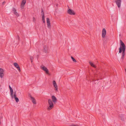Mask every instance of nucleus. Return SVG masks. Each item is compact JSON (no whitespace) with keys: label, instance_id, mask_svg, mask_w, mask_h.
Segmentation results:
<instances>
[{"label":"nucleus","instance_id":"nucleus-1","mask_svg":"<svg viewBox=\"0 0 126 126\" xmlns=\"http://www.w3.org/2000/svg\"><path fill=\"white\" fill-rule=\"evenodd\" d=\"M120 47L119 49V53H121L122 52V56L121 59L123 60L124 58L126 49V46L124 43L121 40H120Z\"/></svg>","mask_w":126,"mask_h":126},{"label":"nucleus","instance_id":"nucleus-2","mask_svg":"<svg viewBox=\"0 0 126 126\" xmlns=\"http://www.w3.org/2000/svg\"><path fill=\"white\" fill-rule=\"evenodd\" d=\"M48 103L49 106L47 108L48 110H50L54 107V105L52 101L50 99H49L48 100Z\"/></svg>","mask_w":126,"mask_h":126},{"label":"nucleus","instance_id":"nucleus-3","mask_svg":"<svg viewBox=\"0 0 126 126\" xmlns=\"http://www.w3.org/2000/svg\"><path fill=\"white\" fill-rule=\"evenodd\" d=\"M67 13L71 15H75V13L73 10L69 9L67 11Z\"/></svg>","mask_w":126,"mask_h":126},{"label":"nucleus","instance_id":"nucleus-4","mask_svg":"<svg viewBox=\"0 0 126 126\" xmlns=\"http://www.w3.org/2000/svg\"><path fill=\"white\" fill-rule=\"evenodd\" d=\"M115 2L118 7H120L121 5V0H115Z\"/></svg>","mask_w":126,"mask_h":126},{"label":"nucleus","instance_id":"nucleus-5","mask_svg":"<svg viewBox=\"0 0 126 126\" xmlns=\"http://www.w3.org/2000/svg\"><path fill=\"white\" fill-rule=\"evenodd\" d=\"M106 34V31L105 28L103 29L102 31V37L104 38L105 37Z\"/></svg>","mask_w":126,"mask_h":126},{"label":"nucleus","instance_id":"nucleus-6","mask_svg":"<svg viewBox=\"0 0 126 126\" xmlns=\"http://www.w3.org/2000/svg\"><path fill=\"white\" fill-rule=\"evenodd\" d=\"M14 66L16 67L19 71H20V68L18 64L16 63H13Z\"/></svg>","mask_w":126,"mask_h":126},{"label":"nucleus","instance_id":"nucleus-7","mask_svg":"<svg viewBox=\"0 0 126 126\" xmlns=\"http://www.w3.org/2000/svg\"><path fill=\"white\" fill-rule=\"evenodd\" d=\"M53 84L55 88V90L57 91H58V86L56 81L55 80H53Z\"/></svg>","mask_w":126,"mask_h":126},{"label":"nucleus","instance_id":"nucleus-8","mask_svg":"<svg viewBox=\"0 0 126 126\" xmlns=\"http://www.w3.org/2000/svg\"><path fill=\"white\" fill-rule=\"evenodd\" d=\"M9 87L10 92V95L11 97L13 98V91L12 88L11 87L10 85H9Z\"/></svg>","mask_w":126,"mask_h":126},{"label":"nucleus","instance_id":"nucleus-9","mask_svg":"<svg viewBox=\"0 0 126 126\" xmlns=\"http://www.w3.org/2000/svg\"><path fill=\"white\" fill-rule=\"evenodd\" d=\"M47 26L48 28H50L51 27L50 23V22L49 19L47 18Z\"/></svg>","mask_w":126,"mask_h":126},{"label":"nucleus","instance_id":"nucleus-10","mask_svg":"<svg viewBox=\"0 0 126 126\" xmlns=\"http://www.w3.org/2000/svg\"><path fill=\"white\" fill-rule=\"evenodd\" d=\"M12 10L13 11L14 14L16 16H19V14L16 12V10L15 8H13Z\"/></svg>","mask_w":126,"mask_h":126},{"label":"nucleus","instance_id":"nucleus-11","mask_svg":"<svg viewBox=\"0 0 126 126\" xmlns=\"http://www.w3.org/2000/svg\"><path fill=\"white\" fill-rule=\"evenodd\" d=\"M51 98L52 100V101L54 102V103H55L57 101V99L56 97L53 95L51 96Z\"/></svg>","mask_w":126,"mask_h":126},{"label":"nucleus","instance_id":"nucleus-12","mask_svg":"<svg viewBox=\"0 0 126 126\" xmlns=\"http://www.w3.org/2000/svg\"><path fill=\"white\" fill-rule=\"evenodd\" d=\"M26 2L25 0H23L22 1L21 6V9L23 8Z\"/></svg>","mask_w":126,"mask_h":126},{"label":"nucleus","instance_id":"nucleus-13","mask_svg":"<svg viewBox=\"0 0 126 126\" xmlns=\"http://www.w3.org/2000/svg\"><path fill=\"white\" fill-rule=\"evenodd\" d=\"M16 91L14 93V95L13 96V97H14V98L15 99L16 101V102H17L19 101V99L18 98L16 97Z\"/></svg>","mask_w":126,"mask_h":126},{"label":"nucleus","instance_id":"nucleus-14","mask_svg":"<svg viewBox=\"0 0 126 126\" xmlns=\"http://www.w3.org/2000/svg\"><path fill=\"white\" fill-rule=\"evenodd\" d=\"M93 80L92 81V83L93 84H98V79H92Z\"/></svg>","mask_w":126,"mask_h":126},{"label":"nucleus","instance_id":"nucleus-15","mask_svg":"<svg viewBox=\"0 0 126 126\" xmlns=\"http://www.w3.org/2000/svg\"><path fill=\"white\" fill-rule=\"evenodd\" d=\"M43 51L45 53H47L48 52V47L47 46H45L43 47Z\"/></svg>","mask_w":126,"mask_h":126},{"label":"nucleus","instance_id":"nucleus-16","mask_svg":"<svg viewBox=\"0 0 126 126\" xmlns=\"http://www.w3.org/2000/svg\"><path fill=\"white\" fill-rule=\"evenodd\" d=\"M30 97L31 98V100H32V102L34 104H36V103L35 99L34 98V97L32 96H31Z\"/></svg>","mask_w":126,"mask_h":126},{"label":"nucleus","instance_id":"nucleus-17","mask_svg":"<svg viewBox=\"0 0 126 126\" xmlns=\"http://www.w3.org/2000/svg\"><path fill=\"white\" fill-rule=\"evenodd\" d=\"M42 69L44 71H45L46 73L47 74L48 73V69H47V68L46 67L44 66H43L42 67Z\"/></svg>","mask_w":126,"mask_h":126},{"label":"nucleus","instance_id":"nucleus-18","mask_svg":"<svg viewBox=\"0 0 126 126\" xmlns=\"http://www.w3.org/2000/svg\"><path fill=\"white\" fill-rule=\"evenodd\" d=\"M42 20H45V16H44V13L43 12V11L42 10Z\"/></svg>","mask_w":126,"mask_h":126},{"label":"nucleus","instance_id":"nucleus-19","mask_svg":"<svg viewBox=\"0 0 126 126\" xmlns=\"http://www.w3.org/2000/svg\"><path fill=\"white\" fill-rule=\"evenodd\" d=\"M89 64H90V65L92 66L94 68H96V66H95V65L94 64L92 63L91 62H89Z\"/></svg>","mask_w":126,"mask_h":126},{"label":"nucleus","instance_id":"nucleus-20","mask_svg":"<svg viewBox=\"0 0 126 126\" xmlns=\"http://www.w3.org/2000/svg\"><path fill=\"white\" fill-rule=\"evenodd\" d=\"M4 75V74L3 73H0V77L1 78H2L3 77V76Z\"/></svg>","mask_w":126,"mask_h":126},{"label":"nucleus","instance_id":"nucleus-21","mask_svg":"<svg viewBox=\"0 0 126 126\" xmlns=\"http://www.w3.org/2000/svg\"><path fill=\"white\" fill-rule=\"evenodd\" d=\"M71 58L73 61L74 62H76V60L72 57H71Z\"/></svg>","mask_w":126,"mask_h":126},{"label":"nucleus","instance_id":"nucleus-22","mask_svg":"<svg viewBox=\"0 0 126 126\" xmlns=\"http://www.w3.org/2000/svg\"><path fill=\"white\" fill-rule=\"evenodd\" d=\"M70 126H79V125H70Z\"/></svg>","mask_w":126,"mask_h":126},{"label":"nucleus","instance_id":"nucleus-23","mask_svg":"<svg viewBox=\"0 0 126 126\" xmlns=\"http://www.w3.org/2000/svg\"><path fill=\"white\" fill-rule=\"evenodd\" d=\"M33 22H35L36 21V19L34 17H33Z\"/></svg>","mask_w":126,"mask_h":126},{"label":"nucleus","instance_id":"nucleus-24","mask_svg":"<svg viewBox=\"0 0 126 126\" xmlns=\"http://www.w3.org/2000/svg\"><path fill=\"white\" fill-rule=\"evenodd\" d=\"M33 57H30V60H33Z\"/></svg>","mask_w":126,"mask_h":126},{"label":"nucleus","instance_id":"nucleus-25","mask_svg":"<svg viewBox=\"0 0 126 126\" xmlns=\"http://www.w3.org/2000/svg\"><path fill=\"white\" fill-rule=\"evenodd\" d=\"M43 21L44 23H45V19L44 20H43Z\"/></svg>","mask_w":126,"mask_h":126},{"label":"nucleus","instance_id":"nucleus-26","mask_svg":"<svg viewBox=\"0 0 126 126\" xmlns=\"http://www.w3.org/2000/svg\"><path fill=\"white\" fill-rule=\"evenodd\" d=\"M5 2V1L3 2L2 3V4L4 5V3Z\"/></svg>","mask_w":126,"mask_h":126},{"label":"nucleus","instance_id":"nucleus-27","mask_svg":"<svg viewBox=\"0 0 126 126\" xmlns=\"http://www.w3.org/2000/svg\"><path fill=\"white\" fill-rule=\"evenodd\" d=\"M31 63H32V62H33V60H31Z\"/></svg>","mask_w":126,"mask_h":126},{"label":"nucleus","instance_id":"nucleus-28","mask_svg":"<svg viewBox=\"0 0 126 126\" xmlns=\"http://www.w3.org/2000/svg\"><path fill=\"white\" fill-rule=\"evenodd\" d=\"M18 39H19V36H18Z\"/></svg>","mask_w":126,"mask_h":126}]
</instances>
